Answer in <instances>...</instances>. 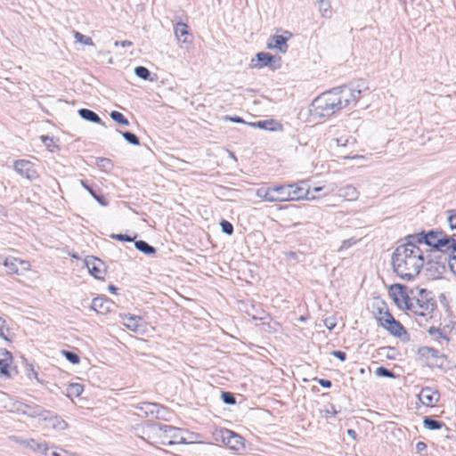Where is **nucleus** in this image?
Returning <instances> with one entry per match:
<instances>
[{"instance_id": "f257e3e1", "label": "nucleus", "mask_w": 456, "mask_h": 456, "mask_svg": "<svg viewBox=\"0 0 456 456\" xmlns=\"http://www.w3.org/2000/svg\"><path fill=\"white\" fill-rule=\"evenodd\" d=\"M367 89L363 80L334 87L313 101L311 111L314 116L329 118L347 106H354Z\"/></svg>"}, {"instance_id": "f03ea898", "label": "nucleus", "mask_w": 456, "mask_h": 456, "mask_svg": "<svg viewBox=\"0 0 456 456\" xmlns=\"http://www.w3.org/2000/svg\"><path fill=\"white\" fill-rule=\"evenodd\" d=\"M428 256L408 236L404 242L396 247L392 256L394 272L403 280L411 281L419 275Z\"/></svg>"}, {"instance_id": "7ed1b4c3", "label": "nucleus", "mask_w": 456, "mask_h": 456, "mask_svg": "<svg viewBox=\"0 0 456 456\" xmlns=\"http://www.w3.org/2000/svg\"><path fill=\"white\" fill-rule=\"evenodd\" d=\"M436 307L435 300L430 297V292L425 289H417L410 302L408 310L416 315L426 317L429 315Z\"/></svg>"}, {"instance_id": "20e7f679", "label": "nucleus", "mask_w": 456, "mask_h": 456, "mask_svg": "<svg viewBox=\"0 0 456 456\" xmlns=\"http://www.w3.org/2000/svg\"><path fill=\"white\" fill-rule=\"evenodd\" d=\"M256 195L267 202L289 201V191L287 184L260 187L256 190Z\"/></svg>"}, {"instance_id": "39448f33", "label": "nucleus", "mask_w": 456, "mask_h": 456, "mask_svg": "<svg viewBox=\"0 0 456 456\" xmlns=\"http://www.w3.org/2000/svg\"><path fill=\"white\" fill-rule=\"evenodd\" d=\"M150 428L154 432L158 430L165 434V438L167 439V442L163 441V444H167L168 445H172L187 444V439L183 436L185 431L182 428L165 424H151L150 425Z\"/></svg>"}, {"instance_id": "423d86ee", "label": "nucleus", "mask_w": 456, "mask_h": 456, "mask_svg": "<svg viewBox=\"0 0 456 456\" xmlns=\"http://www.w3.org/2000/svg\"><path fill=\"white\" fill-rule=\"evenodd\" d=\"M379 314L378 322L390 334L399 337L404 331L403 326L393 317L385 305L379 308Z\"/></svg>"}, {"instance_id": "0eeeda50", "label": "nucleus", "mask_w": 456, "mask_h": 456, "mask_svg": "<svg viewBox=\"0 0 456 456\" xmlns=\"http://www.w3.org/2000/svg\"><path fill=\"white\" fill-rule=\"evenodd\" d=\"M289 201L301 200H313L320 196L312 194L311 188L306 181H299L296 183H288Z\"/></svg>"}, {"instance_id": "6e6552de", "label": "nucleus", "mask_w": 456, "mask_h": 456, "mask_svg": "<svg viewBox=\"0 0 456 456\" xmlns=\"http://www.w3.org/2000/svg\"><path fill=\"white\" fill-rule=\"evenodd\" d=\"M444 232L436 231H429L428 233L420 232L416 234L408 235V240L413 241L416 245L422 247H431L433 249H436L439 244V240L443 236Z\"/></svg>"}, {"instance_id": "1a4fd4ad", "label": "nucleus", "mask_w": 456, "mask_h": 456, "mask_svg": "<svg viewBox=\"0 0 456 456\" xmlns=\"http://www.w3.org/2000/svg\"><path fill=\"white\" fill-rule=\"evenodd\" d=\"M11 411L30 418L42 419V417L45 415V410L40 405L36 403H26L20 401L14 402Z\"/></svg>"}, {"instance_id": "9d476101", "label": "nucleus", "mask_w": 456, "mask_h": 456, "mask_svg": "<svg viewBox=\"0 0 456 456\" xmlns=\"http://www.w3.org/2000/svg\"><path fill=\"white\" fill-rule=\"evenodd\" d=\"M144 417H151L159 419L167 420L166 415L168 413L167 409L156 403L144 402L135 406Z\"/></svg>"}, {"instance_id": "9b49d317", "label": "nucleus", "mask_w": 456, "mask_h": 456, "mask_svg": "<svg viewBox=\"0 0 456 456\" xmlns=\"http://www.w3.org/2000/svg\"><path fill=\"white\" fill-rule=\"evenodd\" d=\"M418 355L420 359L425 360L427 364L430 367H442L443 361L446 357L444 354H439V351L430 346H421L418 349Z\"/></svg>"}, {"instance_id": "f8f14e48", "label": "nucleus", "mask_w": 456, "mask_h": 456, "mask_svg": "<svg viewBox=\"0 0 456 456\" xmlns=\"http://www.w3.org/2000/svg\"><path fill=\"white\" fill-rule=\"evenodd\" d=\"M389 294L400 309L408 310L411 297L408 296L406 287L404 285L398 283L391 285L389 288Z\"/></svg>"}, {"instance_id": "ddd939ff", "label": "nucleus", "mask_w": 456, "mask_h": 456, "mask_svg": "<svg viewBox=\"0 0 456 456\" xmlns=\"http://www.w3.org/2000/svg\"><path fill=\"white\" fill-rule=\"evenodd\" d=\"M219 436L222 442L233 451H240L244 448L243 438L239 434L229 429H221Z\"/></svg>"}, {"instance_id": "4468645a", "label": "nucleus", "mask_w": 456, "mask_h": 456, "mask_svg": "<svg viewBox=\"0 0 456 456\" xmlns=\"http://www.w3.org/2000/svg\"><path fill=\"white\" fill-rule=\"evenodd\" d=\"M15 171L24 176L29 181H34L38 178V174L32 162L26 159H20L14 162Z\"/></svg>"}, {"instance_id": "2eb2a0df", "label": "nucleus", "mask_w": 456, "mask_h": 456, "mask_svg": "<svg viewBox=\"0 0 456 456\" xmlns=\"http://www.w3.org/2000/svg\"><path fill=\"white\" fill-rule=\"evenodd\" d=\"M9 274H20V273L29 269L30 265L28 261L16 258L14 256H7L3 262Z\"/></svg>"}, {"instance_id": "dca6fc26", "label": "nucleus", "mask_w": 456, "mask_h": 456, "mask_svg": "<svg viewBox=\"0 0 456 456\" xmlns=\"http://www.w3.org/2000/svg\"><path fill=\"white\" fill-rule=\"evenodd\" d=\"M419 402L427 407H434L440 399V394L429 387H423L418 395Z\"/></svg>"}, {"instance_id": "f3484780", "label": "nucleus", "mask_w": 456, "mask_h": 456, "mask_svg": "<svg viewBox=\"0 0 456 456\" xmlns=\"http://www.w3.org/2000/svg\"><path fill=\"white\" fill-rule=\"evenodd\" d=\"M85 264L89 273L96 279H103L105 271L103 269V263L97 257L87 256L85 260Z\"/></svg>"}, {"instance_id": "a211bd4d", "label": "nucleus", "mask_w": 456, "mask_h": 456, "mask_svg": "<svg viewBox=\"0 0 456 456\" xmlns=\"http://www.w3.org/2000/svg\"><path fill=\"white\" fill-rule=\"evenodd\" d=\"M42 419L46 422V426L54 430L61 431L68 428V423L60 416L53 415L49 411L45 410V415Z\"/></svg>"}, {"instance_id": "6ab92c4d", "label": "nucleus", "mask_w": 456, "mask_h": 456, "mask_svg": "<svg viewBox=\"0 0 456 456\" xmlns=\"http://www.w3.org/2000/svg\"><path fill=\"white\" fill-rule=\"evenodd\" d=\"M175 36L183 44L191 45L192 43V35L190 33L187 24L183 22L175 24Z\"/></svg>"}, {"instance_id": "aec40b11", "label": "nucleus", "mask_w": 456, "mask_h": 456, "mask_svg": "<svg viewBox=\"0 0 456 456\" xmlns=\"http://www.w3.org/2000/svg\"><path fill=\"white\" fill-rule=\"evenodd\" d=\"M256 57L257 63L254 64L255 68L271 67L272 69H276L275 62L280 60V58L277 59L275 56L265 52L257 53Z\"/></svg>"}, {"instance_id": "412c9836", "label": "nucleus", "mask_w": 456, "mask_h": 456, "mask_svg": "<svg viewBox=\"0 0 456 456\" xmlns=\"http://www.w3.org/2000/svg\"><path fill=\"white\" fill-rule=\"evenodd\" d=\"M438 241H439V244L436 250L449 253V256L451 255H454V253L456 252V240L455 239L444 233Z\"/></svg>"}, {"instance_id": "4be33fe9", "label": "nucleus", "mask_w": 456, "mask_h": 456, "mask_svg": "<svg viewBox=\"0 0 456 456\" xmlns=\"http://www.w3.org/2000/svg\"><path fill=\"white\" fill-rule=\"evenodd\" d=\"M287 41L288 37L281 35H274L268 39L267 47L269 49H277L281 53H285L289 48Z\"/></svg>"}, {"instance_id": "5701e85b", "label": "nucleus", "mask_w": 456, "mask_h": 456, "mask_svg": "<svg viewBox=\"0 0 456 456\" xmlns=\"http://www.w3.org/2000/svg\"><path fill=\"white\" fill-rule=\"evenodd\" d=\"M12 362V354L6 349L0 350V373L7 378L11 377L9 367Z\"/></svg>"}, {"instance_id": "b1692460", "label": "nucleus", "mask_w": 456, "mask_h": 456, "mask_svg": "<svg viewBox=\"0 0 456 456\" xmlns=\"http://www.w3.org/2000/svg\"><path fill=\"white\" fill-rule=\"evenodd\" d=\"M338 196L345 200L354 201L358 199L359 191L354 185L346 184L338 189Z\"/></svg>"}, {"instance_id": "393cba45", "label": "nucleus", "mask_w": 456, "mask_h": 456, "mask_svg": "<svg viewBox=\"0 0 456 456\" xmlns=\"http://www.w3.org/2000/svg\"><path fill=\"white\" fill-rule=\"evenodd\" d=\"M110 302L103 297H94L91 304L92 310L104 314L110 311Z\"/></svg>"}, {"instance_id": "a878e982", "label": "nucleus", "mask_w": 456, "mask_h": 456, "mask_svg": "<svg viewBox=\"0 0 456 456\" xmlns=\"http://www.w3.org/2000/svg\"><path fill=\"white\" fill-rule=\"evenodd\" d=\"M122 320H123V324L129 330H133V331H137L139 327H140V323L142 322V318L140 316H137V315H133V314H124L122 316Z\"/></svg>"}, {"instance_id": "bb28decb", "label": "nucleus", "mask_w": 456, "mask_h": 456, "mask_svg": "<svg viewBox=\"0 0 456 456\" xmlns=\"http://www.w3.org/2000/svg\"><path fill=\"white\" fill-rule=\"evenodd\" d=\"M27 448L34 452H39L47 456L48 446L45 442H40L38 440L29 438L27 443Z\"/></svg>"}, {"instance_id": "cd10ccee", "label": "nucleus", "mask_w": 456, "mask_h": 456, "mask_svg": "<svg viewBox=\"0 0 456 456\" xmlns=\"http://www.w3.org/2000/svg\"><path fill=\"white\" fill-rule=\"evenodd\" d=\"M428 332L438 343H443L444 341L448 343L450 340L446 332L440 328L432 326L428 330Z\"/></svg>"}, {"instance_id": "c85d7f7f", "label": "nucleus", "mask_w": 456, "mask_h": 456, "mask_svg": "<svg viewBox=\"0 0 456 456\" xmlns=\"http://www.w3.org/2000/svg\"><path fill=\"white\" fill-rule=\"evenodd\" d=\"M78 114L85 120L103 125L99 115L89 109H80Z\"/></svg>"}, {"instance_id": "c756f323", "label": "nucleus", "mask_w": 456, "mask_h": 456, "mask_svg": "<svg viewBox=\"0 0 456 456\" xmlns=\"http://www.w3.org/2000/svg\"><path fill=\"white\" fill-rule=\"evenodd\" d=\"M134 247L137 250L148 256L154 255L156 253V248L144 240H136L134 242Z\"/></svg>"}, {"instance_id": "7c9ffc66", "label": "nucleus", "mask_w": 456, "mask_h": 456, "mask_svg": "<svg viewBox=\"0 0 456 456\" xmlns=\"http://www.w3.org/2000/svg\"><path fill=\"white\" fill-rule=\"evenodd\" d=\"M95 165L97 167L105 173H110L114 167L113 162L107 158H98L96 159Z\"/></svg>"}, {"instance_id": "2f4dec72", "label": "nucleus", "mask_w": 456, "mask_h": 456, "mask_svg": "<svg viewBox=\"0 0 456 456\" xmlns=\"http://www.w3.org/2000/svg\"><path fill=\"white\" fill-rule=\"evenodd\" d=\"M84 391V387L79 383H71L67 387V396L73 398L78 397Z\"/></svg>"}, {"instance_id": "473e14b6", "label": "nucleus", "mask_w": 456, "mask_h": 456, "mask_svg": "<svg viewBox=\"0 0 456 456\" xmlns=\"http://www.w3.org/2000/svg\"><path fill=\"white\" fill-rule=\"evenodd\" d=\"M423 425H424V428H426L429 430H437V429H440L444 426V423L441 421L433 419L429 417H426L423 419Z\"/></svg>"}, {"instance_id": "72a5a7b5", "label": "nucleus", "mask_w": 456, "mask_h": 456, "mask_svg": "<svg viewBox=\"0 0 456 456\" xmlns=\"http://www.w3.org/2000/svg\"><path fill=\"white\" fill-rule=\"evenodd\" d=\"M134 74L143 79V80H150V81H152V78L150 77L151 76V72L150 70L143 67V66H137L135 69H134Z\"/></svg>"}, {"instance_id": "f704fd0d", "label": "nucleus", "mask_w": 456, "mask_h": 456, "mask_svg": "<svg viewBox=\"0 0 456 456\" xmlns=\"http://www.w3.org/2000/svg\"><path fill=\"white\" fill-rule=\"evenodd\" d=\"M248 124L254 127H258L265 130H273V125L274 124V121L273 119H267Z\"/></svg>"}, {"instance_id": "c9c22d12", "label": "nucleus", "mask_w": 456, "mask_h": 456, "mask_svg": "<svg viewBox=\"0 0 456 456\" xmlns=\"http://www.w3.org/2000/svg\"><path fill=\"white\" fill-rule=\"evenodd\" d=\"M110 118L119 125L129 126L128 119L122 113L117 110L110 112Z\"/></svg>"}, {"instance_id": "e433bc0d", "label": "nucleus", "mask_w": 456, "mask_h": 456, "mask_svg": "<svg viewBox=\"0 0 456 456\" xmlns=\"http://www.w3.org/2000/svg\"><path fill=\"white\" fill-rule=\"evenodd\" d=\"M334 190H335L334 185L330 184V185L314 187L311 190V191H312V194H314V195H316L315 193H317V192L323 191L322 195L326 196V195L332 193L334 191Z\"/></svg>"}, {"instance_id": "4c0bfd02", "label": "nucleus", "mask_w": 456, "mask_h": 456, "mask_svg": "<svg viewBox=\"0 0 456 456\" xmlns=\"http://www.w3.org/2000/svg\"><path fill=\"white\" fill-rule=\"evenodd\" d=\"M124 139L130 144L133 145H139L140 140L136 134H134L132 132L126 131V132H120Z\"/></svg>"}, {"instance_id": "58836bf2", "label": "nucleus", "mask_w": 456, "mask_h": 456, "mask_svg": "<svg viewBox=\"0 0 456 456\" xmlns=\"http://www.w3.org/2000/svg\"><path fill=\"white\" fill-rule=\"evenodd\" d=\"M74 37L77 42L81 43L85 45H94V42L91 37H86L78 31H74Z\"/></svg>"}, {"instance_id": "ea45409f", "label": "nucleus", "mask_w": 456, "mask_h": 456, "mask_svg": "<svg viewBox=\"0 0 456 456\" xmlns=\"http://www.w3.org/2000/svg\"><path fill=\"white\" fill-rule=\"evenodd\" d=\"M322 412L323 413L326 419H329L337 415L338 411L332 403H328L327 405H324L323 409L322 410Z\"/></svg>"}, {"instance_id": "a19ab883", "label": "nucleus", "mask_w": 456, "mask_h": 456, "mask_svg": "<svg viewBox=\"0 0 456 456\" xmlns=\"http://www.w3.org/2000/svg\"><path fill=\"white\" fill-rule=\"evenodd\" d=\"M9 328L6 326V322L3 318L0 317V338L4 339L5 341L10 342L11 339L8 337Z\"/></svg>"}, {"instance_id": "79ce46f5", "label": "nucleus", "mask_w": 456, "mask_h": 456, "mask_svg": "<svg viewBox=\"0 0 456 456\" xmlns=\"http://www.w3.org/2000/svg\"><path fill=\"white\" fill-rule=\"evenodd\" d=\"M41 140L43 143L45 145V147L52 152L54 151V149L58 148V146L55 144L53 138L47 136V135H42Z\"/></svg>"}, {"instance_id": "37998d69", "label": "nucleus", "mask_w": 456, "mask_h": 456, "mask_svg": "<svg viewBox=\"0 0 456 456\" xmlns=\"http://www.w3.org/2000/svg\"><path fill=\"white\" fill-rule=\"evenodd\" d=\"M375 374L379 377H385V378H395V374L390 370L387 369L386 367H379L375 370Z\"/></svg>"}, {"instance_id": "c03bdc74", "label": "nucleus", "mask_w": 456, "mask_h": 456, "mask_svg": "<svg viewBox=\"0 0 456 456\" xmlns=\"http://www.w3.org/2000/svg\"><path fill=\"white\" fill-rule=\"evenodd\" d=\"M221 398L225 404L233 405L236 403L235 396L231 392H222Z\"/></svg>"}, {"instance_id": "a18cd8bd", "label": "nucleus", "mask_w": 456, "mask_h": 456, "mask_svg": "<svg viewBox=\"0 0 456 456\" xmlns=\"http://www.w3.org/2000/svg\"><path fill=\"white\" fill-rule=\"evenodd\" d=\"M319 10L322 13V16H323V17L329 16L331 12L330 1L327 0L322 3H320Z\"/></svg>"}, {"instance_id": "49530a36", "label": "nucleus", "mask_w": 456, "mask_h": 456, "mask_svg": "<svg viewBox=\"0 0 456 456\" xmlns=\"http://www.w3.org/2000/svg\"><path fill=\"white\" fill-rule=\"evenodd\" d=\"M64 356L66 357V359L73 363V364H77L79 363L80 362V358L79 356L74 353V352H71V351H62Z\"/></svg>"}, {"instance_id": "de8ad7c7", "label": "nucleus", "mask_w": 456, "mask_h": 456, "mask_svg": "<svg viewBox=\"0 0 456 456\" xmlns=\"http://www.w3.org/2000/svg\"><path fill=\"white\" fill-rule=\"evenodd\" d=\"M220 224H221L223 232L226 233L227 235L232 234L233 226L230 222L226 221V220H223Z\"/></svg>"}, {"instance_id": "09e8293b", "label": "nucleus", "mask_w": 456, "mask_h": 456, "mask_svg": "<svg viewBox=\"0 0 456 456\" xmlns=\"http://www.w3.org/2000/svg\"><path fill=\"white\" fill-rule=\"evenodd\" d=\"M357 242V240L354 238H350L347 240H345L342 241L341 246L339 248V251H343L346 249H348L349 248L353 247Z\"/></svg>"}, {"instance_id": "8fccbe9b", "label": "nucleus", "mask_w": 456, "mask_h": 456, "mask_svg": "<svg viewBox=\"0 0 456 456\" xmlns=\"http://www.w3.org/2000/svg\"><path fill=\"white\" fill-rule=\"evenodd\" d=\"M448 224L452 230L456 229V212L454 210L448 211Z\"/></svg>"}, {"instance_id": "3c124183", "label": "nucleus", "mask_w": 456, "mask_h": 456, "mask_svg": "<svg viewBox=\"0 0 456 456\" xmlns=\"http://www.w3.org/2000/svg\"><path fill=\"white\" fill-rule=\"evenodd\" d=\"M93 198L102 207L109 205V200L104 196L97 192L93 196Z\"/></svg>"}, {"instance_id": "603ef678", "label": "nucleus", "mask_w": 456, "mask_h": 456, "mask_svg": "<svg viewBox=\"0 0 456 456\" xmlns=\"http://www.w3.org/2000/svg\"><path fill=\"white\" fill-rule=\"evenodd\" d=\"M111 238L116 239L120 241H132L133 238L126 234H112Z\"/></svg>"}, {"instance_id": "864d4df0", "label": "nucleus", "mask_w": 456, "mask_h": 456, "mask_svg": "<svg viewBox=\"0 0 456 456\" xmlns=\"http://www.w3.org/2000/svg\"><path fill=\"white\" fill-rule=\"evenodd\" d=\"M224 120H229V121H232V122H234V123H238V124H246V121L242 118H240L239 116H235V117L224 116Z\"/></svg>"}, {"instance_id": "5fc2aeb1", "label": "nucleus", "mask_w": 456, "mask_h": 456, "mask_svg": "<svg viewBox=\"0 0 456 456\" xmlns=\"http://www.w3.org/2000/svg\"><path fill=\"white\" fill-rule=\"evenodd\" d=\"M331 354H332L334 357H336V358L339 359V360H340V361H342V362L346 361V353H345V352H343V351H339V350L332 351V352H331Z\"/></svg>"}, {"instance_id": "6e6d98bb", "label": "nucleus", "mask_w": 456, "mask_h": 456, "mask_svg": "<svg viewBox=\"0 0 456 456\" xmlns=\"http://www.w3.org/2000/svg\"><path fill=\"white\" fill-rule=\"evenodd\" d=\"M80 184L92 195V197L97 192L92 186H90L86 181L80 180Z\"/></svg>"}, {"instance_id": "4d7b16f0", "label": "nucleus", "mask_w": 456, "mask_h": 456, "mask_svg": "<svg viewBox=\"0 0 456 456\" xmlns=\"http://www.w3.org/2000/svg\"><path fill=\"white\" fill-rule=\"evenodd\" d=\"M12 440L14 441L16 444H19L21 446L27 448V443H28V439L18 437V436H12Z\"/></svg>"}, {"instance_id": "13d9d810", "label": "nucleus", "mask_w": 456, "mask_h": 456, "mask_svg": "<svg viewBox=\"0 0 456 456\" xmlns=\"http://www.w3.org/2000/svg\"><path fill=\"white\" fill-rule=\"evenodd\" d=\"M324 326L328 330H332L336 327V322L333 319L328 318L324 320Z\"/></svg>"}, {"instance_id": "bf43d9fd", "label": "nucleus", "mask_w": 456, "mask_h": 456, "mask_svg": "<svg viewBox=\"0 0 456 456\" xmlns=\"http://www.w3.org/2000/svg\"><path fill=\"white\" fill-rule=\"evenodd\" d=\"M318 383L324 388H330L332 386L331 381L329 379H321L318 380Z\"/></svg>"}, {"instance_id": "052dcab7", "label": "nucleus", "mask_w": 456, "mask_h": 456, "mask_svg": "<svg viewBox=\"0 0 456 456\" xmlns=\"http://www.w3.org/2000/svg\"><path fill=\"white\" fill-rule=\"evenodd\" d=\"M114 45L116 46H118V45H121L123 47H126V46H132L133 45V42L132 41H129V40H123V41H116L114 43Z\"/></svg>"}, {"instance_id": "680f3d73", "label": "nucleus", "mask_w": 456, "mask_h": 456, "mask_svg": "<svg viewBox=\"0 0 456 456\" xmlns=\"http://www.w3.org/2000/svg\"><path fill=\"white\" fill-rule=\"evenodd\" d=\"M427 449V444L424 442H418L416 444L417 452L420 453Z\"/></svg>"}, {"instance_id": "e2e57ef3", "label": "nucleus", "mask_w": 456, "mask_h": 456, "mask_svg": "<svg viewBox=\"0 0 456 456\" xmlns=\"http://www.w3.org/2000/svg\"><path fill=\"white\" fill-rule=\"evenodd\" d=\"M335 141L338 146H346L348 142V139L343 138H337Z\"/></svg>"}, {"instance_id": "0e129e2a", "label": "nucleus", "mask_w": 456, "mask_h": 456, "mask_svg": "<svg viewBox=\"0 0 456 456\" xmlns=\"http://www.w3.org/2000/svg\"><path fill=\"white\" fill-rule=\"evenodd\" d=\"M266 315L267 314H265V312L262 311L261 315L256 316L255 314H252L251 316L254 320H265Z\"/></svg>"}, {"instance_id": "69168bd1", "label": "nucleus", "mask_w": 456, "mask_h": 456, "mask_svg": "<svg viewBox=\"0 0 456 456\" xmlns=\"http://www.w3.org/2000/svg\"><path fill=\"white\" fill-rule=\"evenodd\" d=\"M117 289H117L114 285H109V290H110L111 293H116Z\"/></svg>"}, {"instance_id": "338daca9", "label": "nucleus", "mask_w": 456, "mask_h": 456, "mask_svg": "<svg viewBox=\"0 0 456 456\" xmlns=\"http://www.w3.org/2000/svg\"><path fill=\"white\" fill-rule=\"evenodd\" d=\"M347 434H348L350 436H352V437H355V436H356L355 431H354V430H353V429H348V430H347Z\"/></svg>"}, {"instance_id": "774afa93", "label": "nucleus", "mask_w": 456, "mask_h": 456, "mask_svg": "<svg viewBox=\"0 0 456 456\" xmlns=\"http://www.w3.org/2000/svg\"><path fill=\"white\" fill-rule=\"evenodd\" d=\"M289 256H290L291 257H295V256H296V253H295V252H289Z\"/></svg>"}]
</instances>
